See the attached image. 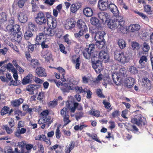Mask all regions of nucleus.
Masks as SVG:
<instances>
[{"mask_svg":"<svg viewBox=\"0 0 153 153\" xmlns=\"http://www.w3.org/2000/svg\"><path fill=\"white\" fill-rule=\"evenodd\" d=\"M69 35L66 34L64 36V39L65 42L67 43L68 45H70L71 42L68 38Z\"/></svg>","mask_w":153,"mask_h":153,"instance_id":"62","label":"nucleus"},{"mask_svg":"<svg viewBox=\"0 0 153 153\" xmlns=\"http://www.w3.org/2000/svg\"><path fill=\"white\" fill-rule=\"evenodd\" d=\"M76 91L78 93H87V97L88 98H90L91 95V93L90 92V90L85 88H82V87L77 86L75 87Z\"/></svg>","mask_w":153,"mask_h":153,"instance_id":"13","label":"nucleus"},{"mask_svg":"<svg viewBox=\"0 0 153 153\" xmlns=\"http://www.w3.org/2000/svg\"><path fill=\"white\" fill-rule=\"evenodd\" d=\"M120 115L119 111L118 110H116L113 112L111 116L113 118L117 117Z\"/></svg>","mask_w":153,"mask_h":153,"instance_id":"63","label":"nucleus"},{"mask_svg":"<svg viewBox=\"0 0 153 153\" xmlns=\"http://www.w3.org/2000/svg\"><path fill=\"white\" fill-rule=\"evenodd\" d=\"M140 26L137 24H132L126 28V33L130 32L132 33L138 31L140 29Z\"/></svg>","mask_w":153,"mask_h":153,"instance_id":"11","label":"nucleus"},{"mask_svg":"<svg viewBox=\"0 0 153 153\" xmlns=\"http://www.w3.org/2000/svg\"><path fill=\"white\" fill-rule=\"evenodd\" d=\"M49 120V118L48 117H42L40 118L38 121V123L39 124H44Z\"/></svg>","mask_w":153,"mask_h":153,"instance_id":"39","label":"nucleus"},{"mask_svg":"<svg viewBox=\"0 0 153 153\" xmlns=\"http://www.w3.org/2000/svg\"><path fill=\"white\" fill-rule=\"evenodd\" d=\"M105 35V32L103 31H99L95 33L94 39L96 42L103 41L104 36Z\"/></svg>","mask_w":153,"mask_h":153,"instance_id":"16","label":"nucleus"},{"mask_svg":"<svg viewBox=\"0 0 153 153\" xmlns=\"http://www.w3.org/2000/svg\"><path fill=\"white\" fill-rule=\"evenodd\" d=\"M151 7L150 5H146L144 7V11L148 14L150 13L151 11Z\"/></svg>","mask_w":153,"mask_h":153,"instance_id":"55","label":"nucleus"},{"mask_svg":"<svg viewBox=\"0 0 153 153\" xmlns=\"http://www.w3.org/2000/svg\"><path fill=\"white\" fill-rule=\"evenodd\" d=\"M75 143L74 141H71L69 145H67L65 150V153H70L71 150H72L74 147Z\"/></svg>","mask_w":153,"mask_h":153,"instance_id":"28","label":"nucleus"},{"mask_svg":"<svg viewBox=\"0 0 153 153\" xmlns=\"http://www.w3.org/2000/svg\"><path fill=\"white\" fill-rule=\"evenodd\" d=\"M129 71L131 74H136L138 73L137 68L134 66H130L129 69Z\"/></svg>","mask_w":153,"mask_h":153,"instance_id":"48","label":"nucleus"},{"mask_svg":"<svg viewBox=\"0 0 153 153\" xmlns=\"http://www.w3.org/2000/svg\"><path fill=\"white\" fill-rule=\"evenodd\" d=\"M23 100L22 98H20L18 100H16L12 101L11 103L12 106L13 107H17L20 105L23 102Z\"/></svg>","mask_w":153,"mask_h":153,"instance_id":"32","label":"nucleus"},{"mask_svg":"<svg viewBox=\"0 0 153 153\" xmlns=\"http://www.w3.org/2000/svg\"><path fill=\"white\" fill-rule=\"evenodd\" d=\"M99 58L101 61H103V60L104 59H108V56L106 50H102L100 52Z\"/></svg>","mask_w":153,"mask_h":153,"instance_id":"22","label":"nucleus"},{"mask_svg":"<svg viewBox=\"0 0 153 153\" xmlns=\"http://www.w3.org/2000/svg\"><path fill=\"white\" fill-rule=\"evenodd\" d=\"M86 31H83L80 30L78 32L74 33V36L77 39L80 38V37L83 36Z\"/></svg>","mask_w":153,"mask_h":153,"instance_id":"36","label":"nucleus"},{"mask_svg":"<svg viewBox=\"0 0 153 153\" xmlns=\"http://www.w3.org/2000/svg\"><path fill=\"white\" fill-rule=\"evenodd\" d=\"M14 115H15V117L17 120L20 119L19 115L22 114V111L20 110H17L14 112Z\"/></svg>","mask_w":153,"mask_h":153,"instance_id":"53","label":"nucleus"},{"mask_svg":"<svg viewBox=\"0 0 153 153\" xmlns=\"http://www.w3.org/2000/svg\"><path fill=\"white\" fill-rule=\"evenodd\" d=\"M28 50L29 52H32L34 49V45L31 44L30 43L28 44Z\"/></svg>","mask_w":153,"mask_h":153,"instance_id":"61","label":"nucleus"},{"mask_svg":"<svg viewBox=\"0 0 153 153\" xmlns=\"http://www.w3.org/2000/svg\"><path fill=\"white\" fill-rule=\"evenodd\" d=\"M22 108L24 111H27L30 114L32 113V110L31 108H29V106L28 105H23Z\"/></svg>","mask_w":153,"mask_h":153,"instance_id":"45","label":"nucleus"},{"mask_svg":"<svg viewBox=\"0 0 153 153\" xmlns=\"http://www.w3.org/2000/svg\"><path fill=\"white\" fill-rule=\"evenodd\" d=\"M7 20V16L6 13L4 12L0 13V22L1 23H5Z\"/></svg>","mask_w":153,"mask_h":153,"instance_id":"30","label":"nucleus"},{"mask_svg":"<svg viewBox=\"0 0 153 153\" xmlns=\"http://www.w3.org/2000/svg\"><path fill=\"white\" fill-rule=\"evenodd\" d=\"M46 22L49 27L52 28H55L56 26V22L54 18L47 19Z\"/></svg>","mask_w":153,"mask_h":153,"instance_id":"20","label":"nucleus"},{"mask_svg":"<svg viewBox=\"0 0 153 153\" xmlns=\"http://www.w3.org/2000/svg\"><path fill=\"white\" fill-rule=\"evenodd\" d=\"M68 108L67 107H65L62 109L61 111V114L63 118L64 122L63 126H65L71 122L69 119V116L68 111Z\"/></svg>","mask_w":153,"mask_h":153,"instance_id":"6","label":"nucleus"},{"mask_svg":"<svg viewBox=\"0 0 153 153\" xmlns=\"http://www.w3.org/2000/svg\"><path fill=\"white\" fill-rule=\"evenodd\" d=\"M29 15V13L27 11H20L18 14V19L20 22L22 23H25L28 19V16Z\"/></svg>","mask_w":153,"mask_h":153,"instance_id":"8","label":"nucleus"},{"mask_svg":"<svg viewBox=\"0 0 153 153\" xmlns=\"http://www.w3.org/2000/svg\"><path fill=\"white\" fill-rule=\"evenodd\" d=\"M98 17L102 22L105 23L109 18V15L106 13L102 12L98 14Z\"/></svg>","mask_w":153,"mask_h":153,"instance_id":"17","label":"nucleus"},{"mask_svg":"<svg viewBox=\"0 0 153 153\" xmlns=\"http://www.w3.org/2000/svg\"><path fill=\"white\" fill-rule=\"evenodd\" d=\"M40 140H43L47 144H51L50 139L47 138L45 135L42 134L40 135Z\"/></svg>","mask_w":153,"mask_h":153,"instance_id":"40","label":"nucleus"},{"mask_svg":"<svg viewBox=\"0 0 153 153\" xmlns=\"http://www.w3.org/2000/svg\"><path fill=\"white\" fill-rule=\"evenodd\" d=\"M134 79L131 77H128L124 79L123 82L121 83H124L126 86L128 88H131L134 85Z\"/></svg>","mask_w":153,"mask_h":153,"instance_id":"14","label":"nucleus"},{"mask_svg":"<svg viewBox=\"0 0 153 153\" xmlns=\"http://www.w3.org/2000/svg\"><path fill=\"white\" fill-rule=\"evenodd\" d=\"M44 36L43 33H39L38 34L36 38V41L37 43L39 45L41 44V42L46 39H44Z\"/></svg>","mask_w":153,"mask_h":153,"instance_id":"27","label":"nucleus"},{"mask_svg":"<svg viewBox=\"0 0 153 153\" xmlns=\"http://www.w3.org/2000/svg\"><path fill=\"white\" fill-rule=\"evenodd\" d=\"M35 21L37 24L39 25L45 24L46 20L45 14L43 13H39L37 15L35 19Z\"/></svg>","mask_w":153,"mask_h":153,"instance_id":"9","label":"nucleus"},{"mask_svg":"<svg viewBox=\"0 0 153 153\" xmlns=\"http://www.w3.org/2000/svg\"><path fill=\"white\" fill-rule=\"evenodd\" d=\"M87 125H77L74 127V129L76 131L81 130L84 128L86 127Z\"/></svg>","mask_w":153,"mask_h":153,"instance_id":"47","label":"nucleus"},{"mask_svg":"<svg viewBox=\"0 0 153 153\" xmlns=\"http://www.w3.org/2000/svg\"><path fill=\"white\" fill-rule=\"evenodd\" d=\"M6 31H8L10 34L14 35L17 33L20 30V26L17 24L13 25V24L8 25L6 27Z\"/></svg>","mask_w":153,"mask_h":153,"instance_id":"7","label":"nucleus"},{"mask_svg":"<svg viewBox=\"0 0 153 153\" xmlns=\"http://www.w3.org/2000/svg\"><path fill=\"white\" fill-rule=\"evenodd\" d=\"M33 79V75L29 74L27 76L24 77L22 81L23 85H26L31 83Z\"/></svg>","mask_w":153,"mask_h":153,"instance_id":"19","label":"nucleus"},{"mask_svg":"<svg viewBox=\"0 0 153 153\" xmlns=\"http://www.w3.org/2000/svg\"><path fill=\"white\" fill-rule=\"evenodd\" d=\"M83 55L85 58L86 59H89L91 55V54L89 52H87V51L83 52Z\"/></svg>","mask_w":153,"mask_h":153,"instance_id":"60","label":"nucleus"},{"mask_svg":"<svg viewBox=\"0 0 153 153\" xmlns=\"http://www.w3.org/2000/svg\"><path fill=\"white\" fill-rule=\"evenodd\" d=\"M135 13L138 14L139 16L142 17L143 19L146 21H149V19L147 16L143 13H140L138 11H135Z\"/></svg>","mask_w":153,"mask_h":153,"instance_id":"46","label":"nucleus"},{"mask_svg":"<svg viewBox=\"0 0 153 153\" xmlns=\"http://www.w3.org/2000/svg\"><path fill=\"white\" fill-rule=\"evenodd\" d=\"M127 71L125 68H120L119 72H114L112 77L114 82L117 85H120L122 82H123L127 76Z\"/></svg>","mask_w":153,"mask_h":153,"instance_id":"2","label":"nucleus"},{"mask_svg":"<svg viewBox=\"0 0 153 153\" xmlns=\"http://www.w3.org/2000/svg\"><path fill=\"white\" fill-rule=\"evenodd\" d=\"M105 42L103 41L97 42L96 45L98 48L100 49H104L105 48Z\"/></svg>","mask_w":153,"mask_h":153,"instance_id":"42","label":"nucleus"},{"mask_svg":"<svg viewBox=\"0 0 153 153\" xmlns=\"http://www.w3.org/2000/svg\"><path fill=\"white\" fill-rule=\"evenodd\" d=\"M95 49V45L94 44H91L89 45V47L88 49L87 52H89L91 54L93 53Z\"/></svg>","mask_w":153,"mask_h":153,"instance_id":"49","label":"nucleus"},{"mask_svg":"<svg viewBox=\"0 0 153 153\" xmlns=\"http://www.w3.org/2000/svg\"><path fill=\"white\" fill-rule=\"evenodd\" d=\"M44 57L46 60L48 61L52 57V55L51 53L49 51H46L44 53Z\"/></svg>","mask_w":153,"mask_h":153,"instance_id":"34","label":"nucleus"},{"mask_svg":"<svg viewBox=\"0 0 153 153\" xmlns=\"http://www.w3.org/2000/svg\"><path fill=\"white\" fill-rule=\"evenodd\" d=\"M54 81L57 86L60 88V89L63 93H68L70 90H73L74 88V83L72 82V84H68L65 83H62L61 82H57L56 80H54Z\"/></svg>","mask_w":153,"mask_h":153,"instance_id":"5","label":"nucleus"},{"mask_svg":"<svg viewBox=\"0 0 153 153\" xmlns=\"http://www.w3.org/2000/svg\"><path fill=\"white\" fill-rule=\"evenodd\" d=\"M33 34L32 32L30 30L26 31L25 33L24 37L26 40L30 39L33 37Z\"/></svg>","mask_w":153,"mask_h":153,"instance_id":"38","label":"nucleus"},{"mask_svg":"<svg viewBox=\"0 0 153 153\" xmlns=\"http://www.w3.org/2000/svg\"><path fill=\"white\" fill-rule=\"evenodd\" d=\"M57 104V100H54L52 101H50L48 104V106L51 108L54 107Z\"/></svg>","mask_w":153,"mask_h":153,"instance_id":"54","label":"nucleus"},{"mask_svg":"<svg viewBox=\"0 0 153 153\" xmlns=\"http://www.w3.org/2000/svg\"><path fill=\"white\" fill-rule=\"evenodd\" d=\"M55 135L57 139H59L61 137V132L58 128H57L56 130Z\"/></svg>","mask_w":153,"mask_h":153,"instance_id":"59","label":"nucleus"},{"mask_svg":"<svg viewBox=\"0 0 153 153\" xmlns=\"http://www.w3.org/2000/svg\"><path fill=\"white\" fill-rule=\"evenodd\" d=\"M9 110V108L8 107L4 106L3 108L1 111V115H4L7 113Z\"/></svg>","mask_w":153,"mask_h":153,"instance_id":"51","label":"nucleus"},{"mask_svg":"<svg viewBox=\"0 0 153 153\" xmlns=\"http://www.w3.org/2000/svg\"><path fill=\"white\" fill-rule=\"evenodd\" d=\"M146 121L145 118L142 117L140 115H139L137 117H134L131 120L132 123L136 124L138 126H140L142 124L144 125Z\"/></svg>","mask_w":153,"mask_h":153,"instance_id":"10","label":"nucleus"},{"mask_svg":"<svg viewBox=\"0 0 153 153\" xmlns=\"http://www.w3.org/2000/svg\"><path fill=\"white\" fill-rule=\"evenodd\" d=\"M89 114L91 115H94L97 117H98L100 116V112L98 110H91L89 111Z\"/></svg>","mask_w":153,"mask_h":153,"instance_id":"41","label":"nucleus"},{"mask_svg":"<svg viewBox=\"0 0 153 153\" xmlns=\"http://www.w3.org/2000/svg\"><path fill=\"white\" fill-rule=\"evenodd\" d=\"M36 72L39 76H46L45 69L42 67H38L36 70Z\"/></svg>","mask_w":153,"mask_h":153,"instance_id":"23","label":"nucleus"},{"mask_svg":"<svg viewBox=\"0 0 153 153\" xmlns=\"http://www.w3.org/2000/svg\"><path fill=\"white\" fill-rule=\"evenodd\" d=\"M14 34H15L14 36L15 40L18 42H20L22 39V33L19 32L17 33H15Z\"/></svg>","mask_w":153,"mask_h":153,"instance_id":"37","label":"nucleus"},{"mask_svg":"<svg viewBox=\"0 0 153 153\" xmlns=\"http://www.w3.org/2000/svg\"><path fill=\"white\" fill-rule=\"evenodd\" d=\"M90 21L91 23L93 25L98 27L100 25L99 20L95 17L91 18Z\"/></svg>","mask_w":153,"mask_h":153,"instance_id":"33","label":"nucleus"},{"mask_svg":"<svg viewBox=\"0 0 153 153\" xmlns=\"http://www.w3.org/2000/svg\"><path fill=\"white\" fill-rule=\"evenodd\" d=\"M26 0H20L18 2V5L20 8H22L24 5L25 1Z\"/></svg>","mask_w":153,"mask_h":153,"instance_id":"64","label":"nucleus"},{"mask_svg":"<svg viewBox=\"0 0 153 153\" xmlns=\"http://www.w3.org/2000/svg\"><path fill=\"white\" fill-rule=\"evenodd\" d=\"M126 129L128 131H138L137 128L135 126L130 125L129 126H127L126 128Z\"/></svg>","mask_w":153,"mask_h":153,"instance_id":"56","label":"nucleus"},{"mask_svg":"<svg viewBox=\"0 0 153 153\" xmlns=\"http://www.w3.org/2000/svg\"><path fill=\"white\" fill-rule=\"evenodd\" d=\"M116 19L110 20L108 24V27L112 30L117 29L118 32L124 33V29H125V21L124 18L119 15L116 16Z\"/></svg>","mask_w":153,"mask_h":153,"instance_id":"1","label":"nucleus"},{"mask_svg":"<svg viewBox=\"0 0 153 153\" xmlns=\"http://www.w3.org/2000/svg\"><path fill=\"white\" fill-rule=\"evenodd\" d=\"M150 48L148 43L144 42L143 44L142 49L143 51L147 52L149 50Z\"/></svg>","mask_w":153,"mask_h":153,"instance_id":"44","label":"nucleus"},{"mask_svg":"<svg viewBox=\"0 0 153 153\" xmlns=\"http://www.w3.org/2000/svg\"><path fill=\"white\" fill-rule=\"evenodd\" d=\"M83 13L86 17H90L93 15V12L91 8L88 7L83 9Z\"/></svg>","mask_w":153,"mask_h":153,"instance_id":"25","label":"nucleus"},{"mask_svg":"<svg viewBox=\"0 0 153 153\" xmlns=\"http://www.w3.org/2000/svg\"><path fill=\"white\" fill-rule=\"evenodd\" d=\"M28 25L29 29L31 31H33L36 28V25L32 22H29Z\"/></svg>","mask_w":153,"mask_h":153,"instance_id":"52","label":"nucleus"},{"mask_svg":"<svg viewBox=\"0 0 153 153\" xmlns=\"http://www.w3.org/2000/svg\"><path fill=\"white\" fill-rule=\"evenodd\" d=\"M44 32L45 34L51 36H53L54 34V30L53 29L50 27L49 28L44 27Z\"/></svg>","mask_w":153,"mask_h":153,"instance_id":"26","label":"nucleus"},{"mask_svg":"<svg viewBox=\"0 0 153 153\" xmlns=\"http://www.w3.org/2000/svg\"><path fill=\"white\" fill-rule=\"evenodd\" d=\"M30 62L31 65L34 68L38 66L39 64L38 60L36 59H32Z\"/></svg>","mask_w":153,"mask_h":153,"instance_id":"43","label":"nucleus"},{"mask_svg":"<svg viewBox=\"0 0 153 153\" xmlns=\"http://www.w3.org/2000/svg\"><path fill=\"white\" fill-rule=\"evenodd\" d=\"M78 103H74V106L71 107L70 108V112L72 113H74L75 111L76 108L78 105Z\"/></svg>","mask_w":153,"mask_h":153,"instance_id":"57","label":"nucleus"},{"mask_svg":"<svg viewBox=\"0 0 153 153\" xmlns=\"http://www.w3.org/2000/svg\"><path fill=\"white\" fill-rule=\"evenodd\" d=\"M64 27L67 30L71 29L75 27V22L71 19H67L65 22Z\"/></svg>","mask_w":153,"mask_h":153,"instance_id":"15","label":"nucleus"},{"mask_svg":"<svg viewBox=\"0 0 153 153\" xmlns=\"http://www.w3.org/2000/svg\"><path fill=\"white\" fill-rule=\"evenodd\" d=\"M97 94L99 97L102 98H104L105 97V96L102 94L101 90L100 89L97 90Z\"/></svg>","mask_w":153,"mask_h":153,"instance_id":"58","label":"nucleus"},{"mask_svg":"<svg viewBox=\"0 0 153 153\" xmlns=\"http://www.w3.org/2000/svg\"><path fill=\"white\" fill-rule=\"evenodd\" d=\"M131 46L134 50H137L140 48V45L136 42H132Z\"/></svg>","mask_w":153,"mask_h":153,"instance_id":"50","label":"nucleus"},{"mask_svg":"<svg viewBox=\"0 0 153 153\" xmlns=\"http://www.w3.org/2000/svg\"><path fill=\"white\" fill-rule=\"evenodd\" d=\"M142 85L145 87H149L151 85V82L147 78H144L142 79Z\"/></svg>","mask_w":153,"mask_h":153,"instance_id":"29","label":"nucleus"},{"mask_svg":"<svg viewBox=\"0 0 153 153\" xmlns=\"http://www.w3.org/2000/svg\"><path fill=\"white\" fill-rule=\"evenodd\" d=\"M99 8L101 10H105L108 8L111 12L113 13L115 16H117L119 15V13L117 6L113 3H108L98 4Z\"/></svg>","mask_w":153,"mask_h":153,"instance_id":"4","label":"nucleus"},{"mask_svg":"<svg viewBox=\"0 0 153 153\" xmlns=\"http://www.w3.org/2000/svg\"><path fill=\"white\" fill-rule=\"evenodd\" d=\"M114 54L115 59L122 64L128 62L131 56L129 53L120 52L118 51H115Z\"/></svg>","mask_w":153,"mask_h":153,"instance_id":"3","label":"nucleus"},{"mask_svg":"<svg viewBox=\"0 0 153 153\" xmlns=\"http://www.w3.org/2000/svg\"><path fill=\"white\" fill-rule=\"evenodd\" d=\"M118 44L121 49H123L126 47V42L123 39H120L118 40Z\"/></svg>","mask_w":153,"mask_h":153,"instance_id":"35","label":"nucleus"},{"mask_svg":"<svg viewBox=\"0 0 153 153\" xmlns=\"http://www.w3.org/2000/svg\"><path fill=\"white\" fill-rule=\"evenodd\" d=\"M38 88V86L36 85H30L27 86L26 90L29 92V94H34V91L36 90Z\"/></svg>","mask_w":153,"mask_h":153,"instance_id":"21","label":"nucleus"},{"mask_svg":"<svg viewBox=\"0 0 153 153\" xmlns=\"http://www.w3.org/2000/svg\"><path fill=\"white\" fill-rule=\"evenodd\" d=\"M81 7V5L79 3H75L71 4L70 7L71 12L73 13H76Z\"/></svg>","mask_w":153,"mask_h":153,"instance_id":"24","label":"nucleus"},{"mask_svg":"<svg viewBox=\"0 0 153 153\" xmlns=\"http://www.w3.org/2000/svg\"><path fill=\"white\" fill-rule=\"evenodd\" d=\"M77 26L80 30L83 31H88V28L85 22L82 20L77 21Z\"/></svg>","mask_w":153,"mask_h":153,"instance_id":"18","label":"nucleus"},{"mask_svg":"<svg viewBox=\"0 0 153 153\" xmlns=\"http://www.w3.org/2000/svg\"><path fill=\"white\" fill-rule=\"evenodd\" d=\"M26 131V129L24 128H22L21 129L18 128L15 132V135L17 137L20 136L21 134H23L25 133Z\"/></svg>","mask_w":153,"mask_h":153,"instance_id":"31","label":"nucleus"},{"mask_svg":"<svg viewBox=\"0 0 153 153\" xmlns=\"http://www.w3.org/2000/svg\"><path fill=\"white\" fill-rule=\"evenodd\" d=\"M92 67L95 69V71L99 73L102 70V68L101 61H97L95 62H92Z\"/></svg>","mask_w":153,"mask_h":153,"instance_id":"12","label":"nucleus"}]
</instances>
